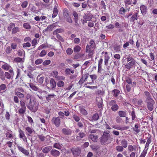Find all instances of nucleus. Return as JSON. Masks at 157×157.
<instances>
[{
	"label": "nucleus",
	"mask_w": 157,
	"mask_h": 157,
	"mask_svg": "<svg viewBox=\"0 0 157 157\" xmlns=\"http://www.w3.org/2000/svg\"><path fill=\"white\" fill-rule=\"evenodd\" d=\"M110 132L104 131L103 135L99 138L100 142L102 145H105L109 140L111 138V135L109 134Z\"/></svg>",
	"instance_id": "obj_1"
},
{
	"label": "nucleus",
	"mask_w": 157,
	"mask_h": 157,
	"mask_svg": "<svg viewBox=\"0 0 157 157\" xmlns=\"http://www.w3.org/2000/svg\"><path fill=\"white\" fill-rule=\"evenodd\" d=\"M147 107L149 110L152 111L154 109V105L155 104V102L152 98H146L145 101Z\"/></svg>",
	"instance_id": "obj_2"
},
{
	"label": "nucleus",
	"mask_w": 157,
	"mask_h": 157,
	"mask_svg": "<svg viewBox=\"0 0 157 157\" xmlns=\"http://www.w3.org/2000/svg\"><path fill=\"white\" fill-rule=\"evenodd\" d=\"M46 80L47 79L45 80V82L46 83V86L47 88L49 90H55L56 86V82L55 81L54 79L53 78H51L49 83L47 82Z\"/></svg>",
	"instance_id": "obj_3"
},
{
	"label": "nucleus",
	"mask_w": 157,
	"mask_h": 157,
	"mask_svg": "<svg viewBox=\"0 0 157 157\" xmlns=\"http://www.w3.org/2000/svg\"><path fill=\"white\" fill-rule=\"evenodd\" d=\"M36 101L33 100L32 99H30L29 102H27L26 103V106L31 111L33 112H36L38 109L37 107H36L34 109L33 107L35 104Z\"/></svg>",
	"instance_id": "obj_4"
},
{
	"label": "nucleus",
	"mask_w": 157,
	"mask_h": 157,
	"mask_svg": "<svg viewBox=\"0 0 157 157\" xmlns=\"http://www.w3.org/2000/svg\"><path fill=\"white\" fill-rule=\"evenodd\" d=\"M51 122L52 124H54L57 127L59 126L60 124V119L59 117H53L52 118Z\"/></svg>",
	"instance_id": "obj_5"
},
{
	"label": "nucleus",
	"mask_w": 157,
	"mask_h": 157,
	"mask_svg": "<svg viewBox=\"0 0 157 157\" xmlns=\"http://www.w3.org/2000/svg\"><path fill=\"white\" fill-rule=\"evenodd\" d=\"M93 16V15L90 13V12H89V13H85L83 16V19L82 20L86 23L87 21H91Z\"/></svg>",
	"instance_id": "obj_6"
},
{
	"label": "nucleus",
	"mask_w": 157,
	"mask_h": 157,
	"mask_svg": "<svg viewBox=\"0 0 157 157\" xmlns=\"http://www.w3.org/2000/svg\"><path fill=\"white\" fill-rule=\"evenodd\" d=\"M71 151L74 156L79 155L81 152L80 149L77 147L72 148L71 149Z\"/></svg>",
	"instance_id": "obj_7"
},
{
	"label": "nucleus",
	"mask_w": 157,
	"mask_h": 157,
	"mask_svg": "<svg viewBox=\"0 0 157 157\" xmlns=\"http://www.w3.org/2000/svg\"><path fill=\"white\" fill-rule=\"evenodd\" d=\"M17 147L19 151L24 154L25 155L28 156L29 155V153L28 150L25 149L23 147L20 146L18 144L17 145Z\"/></svg>",
	"instance_id": "obj_8"
},
{
	"label": "nucleus",
	"mask_w": 157,
	"mask_h": 157,
	"mask_svg": "<svg viewBox=\"0 0 157 157\" xmlns=\"http://www.w3.org/2000/svg\"><path fill=\"white\" fill-rule=\"evenodd\" d=\"M139 17L138 13L135 12L129 18V21L130 22L134 23L135 20H137Z\"/></svg>",
	"instance_id": "obj_9"
},
{
	"label": "nucleus",
	"mask_w": 157,
	"mask_h": 157,
	"mask_svg": "<svg viewBox=\"0 0 157 157\" xmlns=\"http://www.w3.org/2000/svg\"><path fill=\"white\" fill-rule=\"evenodd\" d=\"M51 155L54 157H59L60 154V152L55 149H52L50 152Z\"/></svg>",
	"instance_id": "obj_10"
},
{
	"label": "nucleus",
	"mask_w": 157,
	"mask_h": 157,
	"mask_svg": "<svg viewBox=\"0 0 157 157\" xmlns=\"http://www.w3.org/2000/svg\"><path fill=\"white\" fill-rule=\"evenodd\" d=\"M141 13L143 16L145 15L147 13V8L144 5H142L140 7Z\"/></svg>",
	"instance_id": "obj_11"
},
{
	"label": "nucleus",
	"mask_w": 157,
	"mask_h": 157,
	"mask_svg": "<svg viewBox=\"0 0 157 157\" xmlns=\"http://www.w3.org/2000/svg\"><path fill=\"white\" fill-rule=\"evenodd\" d=\"M62 132L63 134L67 136L71 135L72 133L71 130L68 128L62 129Z\"/></svg>",
	"instance_id": "obj_12"
},
{
	"label": "nucleus",
	"mask_w": 157,
	"mask_h": 157,
	"mask_svg": "<svg viewBox=\"0 0 157 157\" xmlns=\"http://www.w3.org/2000/svg\"><path fill=\"white\" fill-rule=\"evenodd\" d=\"M112 127L114 128L121 131L125 130H127L129 128V127L128 126H124V127H121L117 125H112Z\"/></svg>",
	"instance_id": "obj_13"
},
{
	"label": "nucleus",
	"mask_w": 157,
	"mask_h": 157,
	"mask_svg": "<svg viewBox=\"0 0 157 157\" xmlns=\"http://www.w3.org/2000/svg\"><path fill=\"white\" fill-rule=\"evenodd\" d=\"M136 64L135 60L131 61L125 65V67L127 69H129Z\"/></svg>",
	"instance_id": "obj_14"
},
{
	"label": "nucleus",
	"mask_w": 157,
	"mask_h": 157,
	"mask_svg": "<svg viewBox=\"0 0 157 157\" xmlns=\"http://www.w3.org/2000/svg\"><path fill=\"white\" fill-rule=\"evenodd\" d=\"M63 14L64 19L70 16L69 11L67 8H64L63 9Z\"/></svg>",
	"instance_id": "obj_15"
},
{
	"label": "nucleus",
	"mask_w": 157,
	"mask_h": 157,
	"mask_svg": "<svg viewBox=\"0 0 157 157\" xmlns=\"http://www.w3.org/2000/svg\"><path fill=\"white\" fill-rule=\"evenodd\" d=\"M25 130L27 132V133H26L27 136H31V134L33 132H35V131L33 129L29 126L25 128Z\"/></svg>",
	"instance_id": "obj_16"
},
{
	"label": "nucleus",
	"mask_w": 157,
	"mask_h": 157,
	"mask_svg": "<svg viewBox=\"0 0 157 157\" xmlns=\"http://www.w3.org/2000/svg\"><path fill=\"white\" fill-rule=\"evenodd\" d=\"M140 124L138 123H136L135 124L134 127H133L132 128L133 131H135L136 134L138 133L140 131V129L138 128H140Z\"/></svg>",
	"instance_id": "obj_17"
},
{
	"label": "nucleus",
	"mask_w": 157,
	"mask_h": 157,
	"mask_svg": "<svg viewBox=\"0 0 157 157\" xmlns=\"http://www.w3.org/2000/svg\"><path fill=\"white\" fill-rule=\"evenodd\" d=\"M57 4L56 5H55L53 8V13L52 15L53 18L55 17L58 14V10L57 9Z\"/></svg>",
	"instance_id": "obj_18"
},
{
	"label": "nucleus",
	"mask_w": 157,
	"mask_h": 157,
	"mask_svg": "<svg viewBox=\"0 0 157 157\" xmlns=\"http://www.w3.org/2000/svg\"><path fill=\"white\" fill-rule=\"evenodd\" d=\"M52 148V146L46 147L43 149L42 151L43 153L47 154L50 151H51Z\"/></svg>",
	"instance_id": "obj_19"
},
{
	"label": "nucleus",
	"mask_w": 157,
	"mask_h": 157,
	"mask_svg": "<svg viewBox=\"0 0 157 157\" xmlns=\"http://www.w3.org/2000/svg\"><path fill=\"white\" fill-rule=\"evenodd\" d=\"M98 137L97 135L95 136L92 134H90L89 136V138L95 142L97 141Z\"/></svg>",
	"instance_id": "obj_20"
},
{
	"label": "nucleus",
	"mask_w": 157,
	"mask_h": 157,
	"mask_svg": "<svg viewBox=\"0 0 157 157\" xmlns=\"http://www.w3.org/2000/svg\"><path fill=\"white\" fill-rule=\"evenodd\" d=\"M103 101L102 98L100 99L99 101L97 103V105L98 108L100 110H102L103 108Z\"/></svg>",
	"instance_id": "obj_21"
},
{
	"label": "nucleus",
	"mask_w": 157,
	"mask_h": 157,
	"mask_svg": "<svg viewBox=\"0 0 157 157\" xmlns=\"http://www.w3.org/2000/svg\"><path fill=\"white\" fill-rule=\"evenodd\" d=\"M118 114L120 117H124L127 116V112L126 111L120 110L118 112Z\"/></svg>",
	"instance_id": "obj_22"
},
{
	"label": "nucleus",
	"mask_w": 157,
	"mask_h": 157,
	"mask_svg": "<svg viewBox=\"0 0 157 157\" xmlns=\"http://www.w3.org/2000/svg\"><path fill=\"white\" fill-rule=\"evenodd\" d=\"M79 110L80 113L82 115L86 116L87 115L88 113L86 110L81 106H79Z\"/></svg>",
	"instance_id": "obj_23"
},
{
	"label": "nucleus",
	"mask_w": 157,
	"mask_h": 157,
	"mask_svg": "<svg viewBox=\"0 0 157 157\" xmlns=\"http://www.w3.org/2000/svg\"><path fill=\"white\" fill-rule=\"evenodd\" d=\"M112 93L113 94V96L114 97H117L120 93V91L117 89H114L112 91Z\"/></svg>",
	"instance_id": "obj_24"
},
{
	"label": "nucleus",
	"mask_w": 157,
	"mask_h": 157,
	"mask_svg": "<svg viewBox=\"0 0 157 157\" xmlns=\"http://www.w3.org/2000/svg\"><path fill=\"white\" fill-rule=\"evenodd\" d=\"M84 54H81L80 53H78L76 54L74 56V59H77L82 58L84 56Z\"/></svg>",
	"instance_id": "obj_25"
},
{
	"label": "nucleus",
	"mask_w": 157,
	"mask_h": 157,
	"mask_svg": "<svg viewBox=\"0 0 157 157\" xmlns=\"http://www.w3.org/2000/svg\"><path fill=\"white\" fill-rule=\"evenodd\" d=\"M0 78L3 81L5 80V73H4L3 71L1 68H0Z\"/></svg>",
	"instance_id": "obj_26"
},
{
	"label": "nucleus",
	"mask_w": 157,
	"mask_h": 157,
	"mask_svg": "<svg viewBox=\"0 0 157 157\" xmlns=\"http://www.w3.org/2000/svg\"><path fill=\"white\" fill-rule=\"evenodd\" d=\"M105 54L106 55L105 56V65H107L108 63V61L109 59V56L108 55H106L108 54V52H105Z\"/></svg>",
	"instance_id": "obj_27"
},
{
	"label": "nucleus",
	"mask_w": 157,
	"mask_h": 157,
	"mask_svg": "<svg viewBox=\"0 0 157 157\" xmlns=\"http://www.w3.org/2000/svg\"><path fill=\"white\" fill-rule=\"evenodd\" d=\"M2 68L4 70L7 71L10 68H11V67L9 65L6 63H5L2 66Z\"/></svg>",
	"instance_id": "obj_28"
},
{
	"label": "nucleus",
	"mask_w": 157,
	"mask_h": 157,
	"mask_svg": "<svg viewBox=\"0 0 157 157\" xmlns=\"http://www.w3.org/2000/svg\"><path fill=\"white\" fill-rule=\"evenodd\" d=\"M121 144L122 146L124 148H126L128 146V142L125 139H123L121 141Z\"/></svg>",
	"instance_id": "obj_29"
},
{
	"label": "nucleus",
	"mask_w": 157,
	"mask_h": 157,
	"mask_svg": "<svg viewBox=\"0 0 157 157\" xmlns=\"http://www.w3.org/2000/svg\"><path fill=\"white\" fill-rule=\"evenodd\" d=\"M29 86L31 89L34 91H37L38 90L39 88L37 86L34 85L32 83H29Z\"/></svg>",
	"instance_id": "obj_30"
},
{
	"label": "nucleus",
	"mask_w": 157,
	"mask_h": 157,
	"mask_svg": "<svg viewBox=\"0 0 157 157\" xmlns=\"http://www.w3.org/2000/svg\"><path fill=\"white\" fill-rule=\"evenodd\" d=\"M89 44H90V46L92 48L95 49L96 48V44L95 41L93 39H91L90 41Z\"/></svg>",
	"instance_id": "obj_31"
},
{
	"label": "nucleus",
	"mask_w": 157,
	"mask_h": 157,
	"mask_svg": "<svg viewBox=\"0 0 157 157\" xmlns=\"http://www.w3.org/2000/svg\"><path fill=\"white\" fill-rule=\"evenodd\" d=\"M99 118V116L98 114L96 113L93 115L91 120L92 121H96Z\"/></svg>",
	"instance_id": "obj_32"
},
{
	"label": "nucleus",
	"mask_w": 157,
	"mask_h": 157,
	"mask_svg": "<svg viewBox=\"0 0 157 157\" xmlns=\"http://www.w3.org/2000/svg\"><path fill=\"white\" fill-rule=\"evenodd\" d=\"M89 76L92 80V82L88 83L89 84H91L92 83H94V81L96 80L97 78V76L95 74L89 75Z\"/></svg>",
	"instance_id": "obj_33"
},
{
	"label": "nucleus",
	"mask_w": 157,
	"mask_h": 157,
	"mask_svg": "<svg viewBox=\"0 0 157 157\" xmlns=\"http://www.w3.org/2000/svg\"><path fill=\"white\" fill-rule=\"evenodd\" d=\"M63 31V30L61 29H58L54 30L53 33L54 35H57L58 33H61Z\"/></svg>",
	"instance_id": "obj_34"
},
{
	"label": "nucleus",
	"mask_w": 157,
	"mask_h": 157,
	"mask_svg": "<svg viewBox=\"0 0 157 157\" xmlns=\"http://www.w3.org/2000/svg\"><path fill=\"white\" fill-rule=\"evenodd\" d=\"M18 131L19 133V136L20 138H23L24 137L25 138V139L26 138V136H25L24 132L22 130L20 129Z\"/></svg>",
	"instance_id": "obj_35"
},
{
	"label": "nucleus",
	"mask_w": 157,
	"mask_h": 157,
	"mask_svg": "<svg viewBox=\"0 0 157 157\" xmlns=\"http://www.w3.org/2000/svg\"><path fill=\"white\" fill-rule=\"evenodd\" d=\"M125 82L128 83L127 84H132V79L129 77H125Z\"/></svg>",
	"instance_id": "obj_36"
},
{
	"label": "nucleus",
	"mask_w": 157,
	"mask_h": 157,
	"mask_svg": "<svg viewBox=\"0 0 157 157\" xmlns=\"http://www.w3.org/2000/svg\"><path fill=\"white\" fill-rule=\"evenodd\" d=\"M127 56L126 58L127 61V62H129L130 61H132L135 60V59L133 58L132 55L130 54H129L127 56Z\"/></svg>",
	"instance_id": "obj_37"
},
{
	"label": "nucleus",
	"mask_w": 157,
	"mask_h": 157,
	"mask_svg": "<svg viewBox=\"0 0 157 157\" xmlns=\"http://www.w3.org/2000/svg\"><path fill=\"white\" fill-rule=\"evenodd\" d=\"M119 108V106L117 104H116L112 106L111 107V109L113 111H116Z\"/></svg>",
	"instance_id": "obj_38"
},
{
	"label": "nucleus",
	"mask_w": 157,
	"mask_h": 157,
	"mask_svg": "<svg viewBox=\"0 0 157 157\" xmlns=\"http://www.w3.org/2000/svg\"><path fill=\"white\" fill-rule=\"evenodd\" d=\"M6 85L4 84H2L0 85V91H2L5 92L6 90Z\"/></svg>",
	"instance_id": "obj_39"
},
{
	"label": "nucleus",
	"mask_w": 157,
	"mask_h": 157,
	"mask_svg": "<svg viewBox=\"0 0 157 157\" xmlns=\"http://www.w3.org/2000/svg\"><path fill=\"white\" fill-rule=\"evenodd\" d=\"M39 76H38L37 78V81L40 84H42L44 82V77H41L39 78Z\"/></svg>",
	"instance_id": "obj_40"
},
{
	"label": "nucleus",
	"mask_w": 157,
	"mask_h": 157,
	"mask_svg": "<svg viewBox=\"0 0 157 157\" xmlns=\"http://www.w3.org/2000/svg\"><path fill=\"white\" fill-rule=\"evenodd\" d=\"M14 61L17 63L23 62H24V60H23L22 58L17 57L14 58Z\"/></svg>",
	"instance_id": "obj_41"
},
{
	"label": "nucleus",
	"mask_w": 157,
	"mask_h": 157,
	"mask_svg": "<svg viewBox=\"0 0 157 157\" xmlns=\"http://www.w3.org/2000/svg\"><path fill=\"white\" fill-rule=\"evenodd\" d=\"M54 27V26L53 25H49L48 26L47 28L45 29V31H51L53 29Z\"/></svg>",
	"instance_id": "obj_42"
},
{
	"label": "nucleus",
	"mask_w": 157,
	"mask_h": 157,
	"mask_svg": "<svg viewBox=\"0 0 157 157\" xmlns=\"http://www.w3.org/2000/svg\"><path fill=\"white\" fill-rule=\"evenodd\" d=\"M81 49V47L78 45H77L74 48V52H75L77 53L79 52Z\"/></svg>",
	"instance_id": "obj_43"
},
{
	"label": "nucleus",
	"mask_w": 157,
	"mask_h": 157,
	"mask_svg": "<svg viewBox=\"0 0 157 157\" xmlns=\"http://www.w3.org/2000/svg\"><path fill=\"white\" fill-rule=\"evenodd\" d=\"M15 24L13 23H11L10 24L9 26L7 28V29L9 31H10L15 27Z\"/></svg>",
	"instance_id": "obj_44"
},
{
	"label": "nucleus",
	"mask_w": 157,
	"mask_h": 157,
	"mask_svg": "<svg viewBox=\"0 0 157 157\" xmlns=\"http://www.w3.org/2000/svg\"><path fill=\"white\" fill-rule=\"evenodd\" d=\"M116 149L118 152H122L124 150V147L121 146H117L116 147Z\"/></svg>",
	"instance_id": "obj_45"
},
{
	"label": "nucleus",
	"mask_w": 157,
	"mask_h": 157,
	"mask_svg": "<svg viewBox=\"0 0 157 157\" xmlns=\"http://www.w3.org/2000/svg\"><path fill=\"white\" fill-rule=\"evenodd\" d=\"M57 85L59 87H63L64 85V83L63 81L60 80L58 82Z\"/></svg>",
	"instance_id": "obj_46"
},
{
	"label": "nucleus",
	"mask_w": 157,
	"mask_h": 157,
	"mask_svg": "<svg viewBox=\"0 0 157 157\" xmlns=\"http://www.w3.org/2000/svg\"><path fill=\"white\" fill-rule=\"evenodd\" d=\"M19 31V29L18 27H15L13 28L12 29V33L15 34L17 32H18Z\"/></svg>",
	"instance_id": "obj_47"
},
{
	"label": "nucleus",
	"mask_w": 157,
	"mask_h": 157,
	"mask_svg": "<svg viewBox=\"0 0 157 157\" xmlns=\"http://www.w3.org/2000/svg\"><path fill=\"white\" fill-rule=\"evenodd\" d=\"M131 114V116H132V120H134L136 118V115L135 114V112L133 108V110L131 112V114Z\"/></svg>",
	"instance_id": "obj_48"
},
{
	"label": "nucleus",
	"mask_w": 157,
	"mask_h": 157,
	"mask_svg": "<svg viewBox=\"0 0 157 157\" xmlns=\"http://www.w3.org/2000/svg\"><path fill=\"white\" fill-rule=\"evenodd\" d=\"M5 78H6L9 79L11 78V75L8 72H5Z\"/></svg>",
	"instance_id": "obj_49"
},
{
	"label": "nucleus",
	"mask_w": 157,
	"mask_h": 157,
	"mask_svg": "<svg viewBox=\"0 0 157 157\" xmlns=\"http://www.w3.org/2000/svg\"><path fill=\"white\" fill-rule=\"evenodd\" d=\"M147 149L148 148L146 149H144L143 152L141 153V154L140 156L139 157H145L147 154Z\"/></svg>",
	"instance_id": "obj_50"
},
{
	"label": "nucleus",
	"mask_w": 157,
	"mask_h": 157,
	"mask_svg": "<svg viewBox=\"0 0 157 157\" xmlns=\"http://www.w3.org/2000/svg\"><path fill=\"white\" fill-rule=\"evenodd\" d=\"M55 96V95L54 94H49L48 96L46 98V99L48 102L49 101L51 100V98H54Z\"/></svg>",
	"instance_id": "obj_51"
},
{
	"label": "nucleus",
	"mask_w": 157,
	"mask_h": 157,
	"mask_svg": "<svg viewBox=\"0 0 157 157\" xmlns=\"http://www.w3.org/2000/svg\"><path fill=\"white\" fill-rule=\"evenodd\" d=\"M23 27L26 29H29L31 28L30 25L28 23H24L23 25Z\"/></svg>",
	"instance_id": "obj_52"
},
{
	"label": "nucleus",
	"mask_w": 157,
	"mask_h": 157,
	"mask_svg": "<svg viewBox=\"0 0 157 157\" xmlns=\"http://www.w3.org/2000/svg\"><path fill=\"white\" fill-rule=\"evenodd\" d=\"M28 2L27 1L23 2L21 4V6L23 8H25L27 6Z\"/></svg>",
	"instance_id": "obj_53"
},
{
	"label": "nucleus",
	"mask_w": 157,
	"mask_h": 157,
	"mask_svg": "<svg viewBox=\"0 0 157 157\" xmlns=\"http://www.w3.org/2000/svg\"><path fill=\"white\" fill-rule=\"evenodd\" d=\"M151 139L150 137L149 138L147 141L146 143V144L145 148V149L147 147H148L149 146V144L151 143Z\"/></svg>",
	"instance_id": "obj_54"
},
{
	"label": "nucleus",
	"mask_w": 157,
	"mask_h": 157,
	"mask_svg": "<svg viewBox=\"0 0 157 157\" xmlns=\"http://www.w3.org/2000/svg\"><path fill=\"white\" fill-rule=\"evenodd\" d=\"M72 117L76 122H78L80 120L79 117L75 114L73 115Z\"/></svg>",
	"instance_id": "obj_55"
},
{
	"label": "nucleus",
	"mask_w": 157,
	"mask_h": 157,
	"mask_svg": "<svg viewBox=\"0 0 157 157\" xmlns=\"http://www.w3.org/2000/svg\"><path fill=\"white\" fill-rule=\"evenodd\" d=\"M12 131H10L9 132H7L6 134V136L8 138H11L12 137Z\"/></svg>",
	"instance_id": "obj_56"
},
{
	"label": "nucleus",
	"mask_w": 157,
	"mask_h": 157,
	"mask_svg": "<svg viewBox=\"0 0 157 157\" xmlns=\"http://www.w3.org/2000/svg\"><path fill=\"white\" fill-rule=\"evenodd\" d=\"M125 11V10L123 7H121L119 10V13L121 14L124 15Z\"/></svg>",
	"instance_id": "obj_57"
},
{
	"label": "nucleus",
	"mask_w": 157,
	"mask_h": 157,
	"mask_svg": "<svg viewBox=\"0 0 157 157\" xmlns=\"http://www.w3.org/2000/svg\"><path fill=\"white\" fill-rule=\"evenodd\" d=\"M11 51L12 48L10 47V46H8L6 48L5 51L7 54H10L11 53Z\"/></svg>",
	"instance_id": "obj_58"
},
{
	"label": "nucleus",
	"mask_w": 157,
	"mask_h": 157,
	"mask_svg": "<svg viewBox=\"0 0 157 157\" xmlns=\"http://www.w3.org/2000/svg\"><path fill=\"white\" fill-rule=\"evenodd\" d=\"M51 62V61L50 60H47L43 62L42 64L43 66H47Z\"/></svg>",
	"instance_id": "obj_59"
},
{
	"label": "nucleus",
	"mask_w": 157,
	"mask_h": 157,
	"mask_svg": "<svg viewBox=\"0 0 157 157\" xmlns=\"http://www.w3.org/2000/svg\"><path fill=\"white\" fill-rule=\"evenodd\" d=\"M114 50L117 52H120L121 50L120 46L119 45H116L114 46Z\"/></svg>",
	"instance_id": "obj_60"
},
{
	"label": "nucleus",
	"mask_w": 157,
	"mask_h": 157,
	"mask_svg": "<svg viewBox=\"0 0 157 157\" xmlns=\"http://www.w3.org/2000/svg\"><path fill=\"white\" fill-rule=\"evenodd\" d=\"M43 61V60L41 59H37L35 61V63L36 65H38L41 64Z\"/></svg>",
	"instance_id": "obj_61"
},
{
	"label": "nucleus",
	"mask_w": 157,
	"mask_h": 157,
	"mask_svg": "<svg viewBox=\"0 0 157 157\" xmlns=\"http://www.w3.org/2000/svg\"><path fill=\"white\" fill-rule=\"evenodd\" d=\"M16 94L20 98H23L24 97V94L19 92H16Z\"/></svg>",
	"instance_id": "obj_62"
},
{
	"label": "nucleus",
	"mask_w": 157,
	"mask_h": 157,
	"mask_svg": "<svg viewBox=\"0 0 157 157\" xmlns=\"http://www.w3.org/2000/svg\"><path fill=\"white\" fill-rule=\"evenodd\" d=\"M73 52V50L71 48H68L66 50V52L68 55H71Z\"/></svg>",
	"instance_id": "obj_63"
},
{
	"label": "nucleus",
	"mask_w": 157,
	"mask_h": 157,
	"mask_svg": "<svg viewBox=\"0 0 157 157\" xmlns=\"http://www.w3.org/2000/svg\"><path fill=\"white\" fill-rule=\"evenodd\" d=\"M53 147L55 148L59 149H60L61 146L59 143H55L53 145Z\"/></svg>",
	"instance_id": "obj_64"
}]
</instances>
